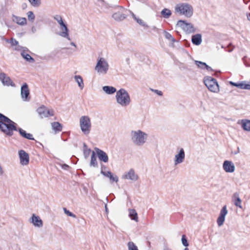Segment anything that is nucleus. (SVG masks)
<instances>
[{
	"label": "nucleus",
	"instance_id": "nucleus-1",
	"mask_svg": "<svg viewBox=\"0 0 250 250\" xmlns=\"http://www.w3.org/2000/svg\"><path fill=\"white\" fill-rule=\"evenodd\" d=\"M17 124L7 117L0 113V130L8 136L13 135L14 130H17Z\"/></svg>",
	"mask_w": 250,
	"mask_h": 250
},
{
	"label": "nucleus",
	"instance_id": "nucleus-2",
	"mask_svg": "<svg viewBox=\"0 0 250 250\" xmlns=\"http://www.w3.org/2000/svg\"><path fill=\"white\" fill-rule=\"evenodd\" d=\"M116 99L117 103L122 106H127L131 102L128 93L123 88H121L116 92Z\"/></svg>",
	"mask_w": 250,
	"mask_h": 250
},
{
	"label": "nucleus",
	"instance_id": "nucleus-3",
	"mask_svg": "<svg viewBox=\"0 0 250 250\" xmlns=\"http://www.w3.org/2000/svg\"><path fill=\"white\" fill-rule=\"evenodd\" d=\"M175 13L180 15H183L189 18L193 15V9L192 6L187 3H181L177 4L175 7Z\"/></svg>",
	"mask_w": 250,
	"mask_h": 250
},
{
	"label": "nucleus",
	"instance_id": "nucleus-4",
	"mask_svg": "<svg viewBox=\"0 0 250 250\" xmlns=\"http://www.w3.org/2000/svg\"><path fill=\"white\" fill-rule=\"evenodd\" d=\"M131 140L136 146H142L146 141L147 135L140 130L132 131L131 132Z\"/></svg>",
	"mask_w": 250,
	"mask_h": 250
},
{
	"label": "nucleus",
	"instance_id": "nucleus-5",
	"mask_svg": "<svg viewBox=\"0 0 250 250\" xmlns=\"http://www.w3.org/2000/svg\"><path fill=\"white\" fill-rule=\"evenodd\" d=\"M80 126L82 132L85 135H88L91 130V123L88 116H82L80 119Z\"/></svg>",
	"mask_w": 250,
	"mask_h": 250
},
{
	"label": "nucleus",
	"instance_id": "nucleus-6",
	"mask_svg": "<svg viewBox=\"0 0 250 250\" xmlns=\"http://www.w3.org/2000/svg\"><path fill=\"white\" fill-rule=\"evenodd\" d=\"M109 65L107 61L103 57L98 59L95 70L99 74H106L109 70Z\"/></svg>",
	"mask_w": 250,
	"mask_h": 250
},
{
	"label": "nucleus",
	"instance_id": "nucleus-7",
	"mask_svg": "<svg viewBox=\"0 0 250 250\" xmlns=\"http://www.w3.org/2000/svg\"><path fill=\"white\" fill-rule=\"evenodd\" d=\"M204 82L209 91L214 93H217L219 91V85L215 79L210 76H207L205 77Z\"/></svg>",
	"mask_w": 250,
	"mask_h": 250
},
{
	"label": "nucleus",
	"instance_id": "nucleus-8",
	"mask_svg": "<svg viewBox=\"0 0 250 250\" xmlns=\"http://www.w3.org/2000/svg\"><path fill=\"white\" fill-rule=\"evenodd\" d=\"M177 26L181 27L183 30L188 33L195 32V29L193 25L191 23L186 22L185 21H178L177 23Z\"/></svg>",
	"mask_w": 250,
	"mask_h": 250
},
{
	"label": "nucleus",
	"instance_id": "nucleus-9",
	"mask_svg": "<svg viewBox=\"0 0 250 250\" xmlns=\"http://www.w3.org/2000/svg\"><path fill=\"white\" fill-rule=\"evenodd\" d=\"M37 111L42 118L53 116L54 112L53 109L49 110L43 105L38 108Z\"/></svg>",
	"mask_w": 250,
	"mask_h": 250
},
{
	"label": "nucleus",
	"instance_id": "nucleus-10",
	"mask_svg": "<svg viewBox=\"0 0 250 250\" xmlns=\"http://www.w3.org/2000/svg\"><path fill=\"white\" fill-rule=\"evenodd\" d=\"M18 153L21 164L22 166L27 165L29 163L28 154L23 150H19Z\"/></svg>",
	"mask_w": 250,
	"mask_h": 250
},
{
	"label": "nucleus",
	"instance_id": "nucleus-11",
	"mask_svg": "<svg viewBox=\"0 0 250 250\" xmlns=\"http://www.w3.org/2000/svg\"><path fill=\"white\" fill-rule=\"evenodd\" d=\"M185 159V153L183 148H181L177 154L175 155L174 163L176 166L182 163Z\"/></svg>",
	"mask_w": 250,
	"mask_h": 250
},
{
	"label": "nucleus",
	"instance_id": "nucleus-12",
	"mask_svg": "<svg viewBox=\"0 0 250 250\" xmlns=\"http://www.w3.org/2000/svg\"><path fill=\"white\" fill-rule=\"evenodd\" d=\"M228 213L227 206H224L221 209L219 217L217 220V223L219 227H221L224 224L225 216Z\"/></svg>",
	"mask_w": 250,
	"mask_h": 250
},
{
	"label": "nucleus",
	"instance_id": "nucleus-13",
	"mask_svg": "<svg viewBox=\"0 0 250 250\" xmlns=\"http://www.w3.org/2000/svg\"><path fill=\"white\" fill-rule=\"evenodd\" d=\"M29 90L28 85L24 83L21 87V96L22 100L24 101H29L30 100Z\"/></svg>",
	"mask_w": 250,
	"mask_h": 250
},
{
	"label": "nucleus",
	"instance_id": "nucleus-14",
	"mask_svg": "<svg viewBox=\"0 0 250 250\" xmlns=\"http://www.w3.org/2000/svg\"><path fill=\"white\" fill-rule=\"evenodd\" d=\"M0 80L3 85L15 86V83L12 82L10 78L7 76L4 73H0Z\"/></svg>",
	"mask_w": 250,
	"mask_h": 250
},
{
	"label": "nucleus",
	"instance_id": "nucleus-15",
	"mask_svg": "<svg viewBox=\"0 0 250 250\" xmlns=\"http://www.w3.org/2000/svg\"><path fill=\"white\" fill-rule=\"evenodd\" d=\"M223 168L226 172L232 173L235 170L234 164L230 161L226 160L223 164Z\"/></svg>",
	"mask_w": 250,
	"mask_h": 250
},
{
	"label": "nucleus",
	"instance_id": "nucleus-16",
	"mask_svg": "<svg viewBox=\"0 0 250 250\" xmlns=\"http://www.w3.org/2000/svg\"><path fill=\"white\" fill-rule=\"evenodd\" d=\"M95 150L100 160L103 161L104 163H107L108 162V157L105 152L97 147H95Z\"/></svg>",
	"mask_w": 250,
	"mask_h": 250
},
{
	"label": "nucleus",
	"instance_id": "nucleus-17",
	"mask_svg": "<svg viewBox=\"0 0 250 250\" xmlns=\"http://www.w3.org/2000/svg\"><path fill=\"white\" fill-rule=\"evenodd\" d=\"M123 178L136 181L138 178V176L135 174L134 170L133 169H131L127 173L123 176Z\"/></svg>",
	"mask_w": 250,
	"mask_h": 250
},
{
	"label": "nucleus",
	"instance_id": "nucleus-18",
	"mask_svg": "<svg viewBox=\"0 0 250 250\" xmlns=\"http://www.w3.org/2000/svg\"><path fill=\"white\" fill-rule=\"evenodd\" d=\"M232 200L235 206L240 208H242V200L239 197V194L238 192L234 193L232 196Z\"/></svg>",
	"mask_w": 250,
	"mask_h": 250
},
{
	"label": "nucleus",
	"instance_id": "nucleus-19",
	"mask_svg": "<svg viewBox=\"0 0 250 250\" xmlns=\"http://www.w3.org/2000/svg\"><path fill=\"white\" fill-rule=\"evenodd\" d=\"M31 219V222L35 227H37L39 228L42 227V221L38 216H36L34 214H33L32 215Z\"/></svg>",
	"mask_w": 250,
	"mask_h": 250
},
{
	"label": "nucleus",
	"instance_id": "nucleus-20",
	"mask_svg": "<svg viewBox=\"0 0 250 250\" xmlns=\"http://www.w3.org/2000/svg\"><path fill=\"white\" fill-rule=\"evenodd\" d=\"M61 30L62 31L59 33V35L63 38H65L68 40H70V38L69 36L68 32L69 30L67 27V25L65 23L64 25L61 26Z\"/></svg>",
	"mask_w": 250,
	"mask_h": 250
},
{
	"label": "nucleus",
	"instance_id": "nucleus-21",
	"mask_svg": "<svg viewBox=\"0 0 250 250\" xmlns=\"http://www.w3.org/2000/svg\"><path fill=\"white\" fill-rule=\"evenodd\" d=\"M191 42L196 45H200L202 42V36L200 34H197L192 36Z\"/></svg>",
	"mask_w": 250,
	"mask_h": 250
},
{
	"label": "nucleus",
	"instance_id": "nucleus-22",
	"mask_svg": "<svg viewBox=\"0 0 250 250\" xmlns=\"http://www.w3.org/2000/svg\"><path fill=\"white\" fill-rule=\"evenodd\" d=\"M101 173L103 175L109 178L112 182H117L118 181V178L117 176H113L112 173L108 171L107 172L101 170Z\"/></svg>",
	"mask_w": 250,
	"mask_h": 250
},
{
	"label": "nucleus",
	"instance_id": "nucleus-23",
	"mask_svg": "<svg viewBox=\"0 0 250 250\" xmlns=\"http://www.w3.org/2000/svg\"><path fill=\"white\" fill-rule=\"evenodd\" d=\"M13 21L17 24L21 25H25L27 22L26 18L19 17L15 15L13 16Z\"/></svg>",
	"mask_w": 250,
	"mask_h": 250
},
{
	"label": "nucleus",
	"instance_id": "nucleus-24",
	"mask_svg": "<svg viewBox=\"0 0 250 250\" xmlns=\"http://www.w3.org/2000/svg\"><path fill=\"white\" fill-rule=\"evenodd\" d=\"M28 50H23L21 51V56L27 62H34L35 60L29 54L27 53V51Z\"/></svg>",
	"mask_w": 250,
	"mask_h": 250
},
{
	"label": "nucleus",
	"instance_id": "nucleus-25",
	"mask_svg": "<svg viewBox=\"0 0 250 250\" xmlns=\"http://www.w3.org/2000/svg\"><path fill=\"white\" fill-rule=\"evenodd\" d=\"M103 90L107 94H112L116 92V89L111 86H104Z\"/></svg>",
	"mask_w": 250,
	"mask_h": 250
},
{
	"label": "nucleus",
	"instance_id": "nucleus-26",
	"mask_svg": "<svg viewBox=\"0 0 250 250\" xmlns=\"http://www.w3.org/2000/svg\"><path fill=\"white\" fill-rule=\"evenodd\" d=\"M74 79L77 83L79 87L81 89H83L84 87V83L82 77L80 75H76L74 76Z\"/></svg>",
	"mask_w": 250,
	"mask_h": 250
},
{
	"label": "nucleus",
	"instance_id": "nucleus-27",
	"mask_svg": "<svg viewBox=\"0 0 250 250\" xmlns=\"http://www.w3.org/2000/svg\"><path fill=\"white\" fill-rule=\"evenodd\" d=\"M242 127L244 130L250 131V120H242Z\"/></svg>",
	"mask_w": 250,
	"mask_h": 250
},
{
	"label": "nucleus",
	"instance_id": "nucleus-28",
	"mask_svg": "<svg viewBox=\"0 0 250 250\" xmlns=\"http://www.w3.org/2000/svg\"><path fill=\"white\" fill-rule=\"evenodd\" d=\"M112 17L116 21H122L125 19L126 17L125 14L119 12L114 13Z\"/></svg>",
	"mask_w": 250,
	"mask_h": 250
},
{
	"label": "nucleus",
	"instance_id": "nucleus-29",
	"mask_svg": "<svg viewBox=\"0 0 250 250\" xmlns=\"http://www.w3.org/2000/svg\"><path fill=\"white\" fill-rule=\"evenodd\" d=\"M129 216L132 220L138 222L137 213L134 209H129Z\"/></svg>",
	"mask_w": 250,
	"mask_h": 250
},
{
	"label": "nucleus",
	"instance_id": "nucleus-30",
	"mask_svg": "<svg viewBox=\"0 0 250 250\" xmlns=\"http://www.w3.org/2000/svg\"><path fill=\"white\" fill-rule=\"evenodd\" d=\"M161 14L163 18L168 19L170 17L172 13L169 9L164 8L161 11Z\"/></svg>",
	"mask_w": 250,
	"mask_h": 250
},
{
	"label": "nucleus",
	"instance_id": "nucleus-31",
	"mask_svg": "<svg viewBox=\"0 0 250 250\" xmlns=\"http://www.w3.org/2000/svg\"><path fill=\"white\" fill-rule=\"evenodd\" d=\"M132 16L133 18L140 25L146 28H147L148 27V26L142 19L137 18L134 14L132 13Z\"/></svg>",
	"mask_w": 250,
	"mask_h": 250
},
{
	"label": "nucleus",
	"instance_id": "nucleus-32",
	"mask_svg": "<svg viewBox=\"0 0 250 250\" xmlns=\"http://www.w3.org/2000/svg\"><path fill=\"white\" fill-rule=\"evenodd\" d=\"M52 127L55 131L60 132L62 130V125L59 122H53L51 124Z\"/></svg>",
	"mask_w": 250,
	"mask_h": 250
},
{
	"label": "nucleus",
	"instance_id": "nucleus-33",
	"mask_svg": "<svg viewBox=\"0 0 250 250\" xmlns=\"http://www.w3.org/2000/svg\"><path fill=\"white\" fill-rule=\"evenodd\" d=\"M90 166L94 167H98V163L97 162L96 157L95 156V153L94 151L92 152Z\"/></svg>",
	"mask_w": 250,
	"mask_h": 250
},
{
	"label": "nucleus",
	"instance_id": "nucleus-34",
	"mask_svg": "<svg viewBox=\"0 0 250 250\" xmlns=\"http://www.w3.org/2000/svg\"><path fill=\"white\" fill-rule=\"evenodd\" d=\"M91 152V150L90 149L87 148L86 145L84 143L83 144V155L85 159H87L90 154Z\"/></svg>",
	"mask_w": 250,
	"mask_h": 250
},
{
	"label": "nucleus",
	"instance_id": "nucleus-35",
	"mask_svg": "<svg viewBox=\"0 0 250 250\" xmlns=\"http://www.w3.org/2000/svg\"><path fill=\"white\" fill-rule=\"evenodd\" d=\"M31 5L34 7H39L41 4V0H28Z\"/></svg>",
	"mask_w": 250,
	"mask_h": 250
},
{
	"label": "nucleus",
	"instance_id": "nucleus-36",
	"mask_svg": "<svg viewBox=\"0 0 250 250\" xmlns=\"http://www.w3.org/2000/svg\"><path fill=\"white\" fill-rule=\"evenodd\" d=\"M128 250H139L135 244L131 241L127 243Z\"/></svg>",
	"mask_w": 250,
	"mask_h": 250
},
{
	"label": "nucleus",
	"instance_id": "nucleus-37",
	"mask_svg": "<svg viewBox=\"0 0 250 250\" xmlns=\"http://www.w3.org/2000/svg\"><path fill=\"white\" fill-rule=\"evenodd\" d=\"M54 19L57 21V22L61 25V26H62V25H64V24H65L62 21V17L60 15H55L54 17Z\"/></svg>",
	"mask_w": 250,
	"mask_h": 250
},
{
	"label": "nucleus",
	"instance_id": "nucleus-38",
	"mask_svg": "<svg viewBox=\"0 0 250 250\" xmlns=\"http://www.w3.org/2000/svg\"><path fill=\"white\" fill-rule=\"evenodd\" d=\"M195 63L198 66L199 68H200L202 69H205V66H206V63L205 62L201 61H195Z\"/></svg>",
	"mask_w": 250,
	"mask_h": 250
},
{
	"label": "nucleus",
	"instance_id": "nucleus-39",
	"mask_svg": "<svg viewBox=\"0 0 250 250\" xmlns=\"http://www.w3.org/2000/svg\"><path fill=\"white\" fill-rule=\"evenodd\" d=\"M165 36L166 38L171 41L172 42H176V40L169 33L165 32Z\"/></svg>",
	"mask_w": 250,
	"mask_h": 250
},
{
	"label": "nucleus",
	"instance_id": "nucleus-40",
	"mask_svg": "<svg viewBox=\"0 0 250 250\" xmlns=\"http://www.w3.org/2000/svg\"><path fill=\"white\" fill-rule=\"evenodd\" d=\"M28 19L29 21H33L35 20V15L32 11H29L27 13Z\"/></svg>",
	"mask_w": 250,
	"mask_h": 250
},
{
	"label": "nucleus",
	"instance_id": "nucleus-41",
	"mask_svg": "<svg viewBox=\"0 0 250 250\" xmlns=\"http://www.w3.org/2000/svg\"><path fill=\"white\" fill-rule=\"evenodd\" d=\"M229 83L233 86H235L236 87H237L240 89H242V86H243V82H240V83H234L233 82H230Z\"/></svg>",
	"mask_w": 250,
	"mask_h": 250
},
{
	"label": "nucleus",
	"instance_id": "nucleus-42",
	"mask_svg": "<svg viewBox=\"0 0 250 250\" xmlns=\"http://www.w3.org/2000/svg\"><path fill=\"white\" fill-rule=\"evenodd\" d=\"M182 243L183 245L185 247H188V242L186 236L185 235H183L182 236Z\"/></svg>",
	"mask_w": 250,
	"mask_h": 250
},
{
	"label": "nucleus",
	"instance_id": "nucleus-43",
	"mask_svg": "<svg viewBox=\"0 0 250 250\" xmlns=\"http://www.w3.org/2000/svg\"><path fill=\"white\" fill-rule=\"evenodd\" d=\"M63 210L64 213L68 216L72 217L73 218H76V216L69 210H67L66 208H63Z\"/></svg>",
	"mask_w": 250,
	"mask_h": 250
},
{
	"label": "nucleus",
	"instance_id": "nucleus-44",
	"mask_svg": "<svg viewBox=\"0 0 250 250\" xmlns=\"http://www.w3.org/2000/svg\"><path fill=\"white\" fill-rule=\"evenodd\" d=\"M7 42H10L12 46H16L18 44V42L15 39L11 38L10 41L8 40H6Z\"/></svg>",
	"mask_w": 250,
	"mask_h": 250
},
{
	"label": "nucleus",
	"instance_id": "nucleus-45",
	"mask_svg": "<svg viewBox=\"0 0 250 250\" xmlns=\"http://www.w3.org/2000/svg\"><path fill=\"white\" fill-rule=\"evenodd\" d=\"M17 131H18L19 132V133L20 134V135L23 138L25 137V136L26 134V131L21 128H17Z\"/></svg>",
	"mask_w": 250,
	"mask_h": 250
},
{
	"label": "nucleus",
	"instance_id": "nucleus-46",
	"mask_svg": "<svg viewBox=\"0 0 250 250\" xmlns=\"http://www.w3.org/2000/svg\"><path fill=\"white\" fill-rule=\"evenodd\" d=\"M242 89L250 90V83H245L244 82H243Z\"/></svg>",
	"mask_w": 250,
	"mask_h": 250
},
{
	"label": "nucleus",
	"instance_id": "nucleus-47",
	"mask_svg": "<svg viewBox=\"0 0 250 250\" xmlns=\"http://www.w3.org/2000/svg\"><path fill=\"white\" fill-rule=\"evenodd\" d=\"M24 138H26V139H27L28 140H34V138L33 137V135L32 134H30V133H26L25 137H24Z\"/></svg>",
	"mask_w": 250,
	"mask_h": 250
},
{
	"label": "nucleus",
	"instance_id": "nucleus-48",
	"mask_svg": "<svg viewBox=\"0 0 250 250\" xmlns=\"http://www.w3.org/2000/svg\"><path fill=\"white\" fill-rule=\"evenodd\" d=\"M24 138H26V139H27L28 140H34V138L33 137V135L32 134H30V133H26L25 137H24Z\"/></svg>",
	"mask_w": 250,
	"mask_h": 250
},
{
	"label": "nucleus",
	"instance_id": "nucleus-49",
	"mask_svg": "<svg viewBox=\"0 0 250 250\" xmlns=\"http://www.w3.org/2000/svg\"><path fill=\"white\" fill-rule=\"evenodd\" d=\"M61 167L62 169L64 170H68L69 168V166L66 164H62L61 165Z\"/></svg>",
	"mask_w": 250,
	"mask_h": 250
},
{
	"label": "nucleus",
	"instance_id": "nucleus-50",
	"mask_svg": "<svg viewBox=\"0 0 250 250\" xmlns=\"http://www.w3.org/2000/svg\"><path fill=\"white\" fill-rule=\"evenodd\" d=\"M152 91H154L155 93L157 94L159 96H162L163 93L161 91L158 90H153L151 89Z\"/></svg>",
	"mask_w": 250,
	"mask_h": 250
},
{
	"label": "nucleus",
	"instance_id": "nucleus-51",
	"mask_svg": "<svg viewBox=\"0 0 250 250\" xmlns=\"http://www.w3.org/2000/svg\"><path fill=\"white\" fill-rule=\"evenodd\" d=\"M205 68L208 71H213V69L211 68V67L208 66L206 64V66H205Z\"/></svg>",
	"mask_w": 250,
	"mask_h": 250
},
{
	"label": "nucleus",
	"instance_id": "nucleus-52",
	"mask_svg": "<svg viewBox=\"0 0 250 250\" xmlns=\"http://www.w3.org/2000/svg\"><path fill=\"white\" fill-rule=\"evenodd\" d=\"M22 48V47L21 46L19 45L18 44L17 45H16V47L15 48L16 50H21Z\"/></svg>",
	"mask_w": 250,
	"mask_h": 250
},
{
	"label": "nucleus",
	"instance_id": "nucleus-53",
	"mask_svg": "<svg viewBox=\"0 0 250 250\" xmlns=\"http://www.w3.org/2000/svg\"><path fill=\"white\" fill-rule=\"evenodd\" d=\"M3 171L2 168L1 167V166L0 165V175H2L3 174Z\"/></svg>",
	"mask_w": 250,
	"mask_h": 250
},
{
	"label": "nucleus",
	"instance_id": "nucleus-54",
	"mask_svg": "<svg viewBox=\"0 0 250 250\" xmlns=\"http://www.w3.org/2000/svg\"><path fill=\"white\" fill-rule=\"evenodd\" d=\"M239 152H240L239 147H237V150H236V151H234V154H238V153H239Z\"/></svg>",
	"mask_w": 250,
	"mask_h": 250
},
{
	"label": "nucleus",
	"instance_id": "nucleus-55",
	"mask_svg": "<svg viewBox=\"0 0 250 250\" xmlns=\"http://www.w3.org/2000/svg\"><path fill=\"white\" fill-rule=\"evenodd\" d=\"M70 44H71V45H72V46H75V47H76V45L75 43L74 42H71L70 43Z\"/></svg>",
	"mask_w": 250,
	"mask_h": 250
},
{
	"label": "nucleus",
	"instance_id": "nucleus-56",
	"mask_svg": "<svg viewBox=\"0 0 250 250\" xmlns=\"http://www.w3.org/2000/svg\"><path fill=\"white\" fill-rule=\"evenodd\" d=\"M105 210L106 212L108 211V209H107V205L106 204L105 205Z\"/></svg>",
	"mask_w": 250,
	"mask_h": 250
},
{
	"label": "nucleus",
	"instance_id": "nucleus-57",
	"mask_svg": "<svg viewBox=\"0 0 250 250\" xmlns=\"http://www.w3.org/2000/svg\"><path fill=\"white\" fill-rule=\"evenodd\" d=\"M26 7V4H23L22 5V8L23 9L25 8V7Z\"/></svg>",
	"mask_w": 250,
	"mask_h": 250
},
{
	"label": "nucleus",
	"instance_id": "nucleus-58",
	"mask_svg": "<svg viewBox=\"0 0 250 250\" xmlns=\"http://www.w3.org/2000/svg\"><path fill=\"white\" fill-rule=\"evenodd\" d=\"M164 250H172L169 249L168 248H166L164 249Z\"/></svg>",
	"mask_w": 250,
	"mask_h": 250
},
{
	"label": "nucleus",
	"instance_id": "nucleus-59",
	"mask_svg": "<svg viewBox=\"0 0 250 250\" xmlns=\"http://www.w3.org/2000/svg\"><path fill=\"white\" fill-rule=\"evenodd\" d=\"M247 18L250 21V14L248 15Z\"/></svg>",
	"mask_w": 250,
	"mask_h": 250
},
{
	"label": "nucleus",
	"instance_id": "nucleus-60",
	"mask_svg": "<svg viewBox=\"0 0 250 250\" xmlns=\"http://www.w3.org/2000/svg\"><path fill=\"white\" fill-rule=\"evenodd\" d=\"M232 50H233V48H231V49H229V50H228V51H229V52H231Z\"/></svg>",
	"mask_w": 250,
	"mask_h": 250
},
{
	"label": "nucleus",
	"instance_id": "nucleus-61",
	"mask_svg": "<svg viewBox=\"0 0 250 250\" xmlns=\"http://www.w3.org/2000/svg\"><path fill=\"white\" fill-rule=\"evenodd\" d=\"M184 250H189V249L188 248H186Z\"/></svg>",
	"mask_w": 250,
	"mask_h": 250
},
{
	"label": "nucleus",
	"instance_id": "nucleus-62",
	"mask_svg": "<svg viewBox=\"0 0 250 250\" xmlns=\"http://www.w3.org/2000/svg\"><path fill=\"white\" fill-rule=\"evenodd\" d=\"M156 28V27H153V29H155Z\"/></svg>",
	"mask_w": 250,
	"mask_h": 250
},
{
	"label": "nucleus",
	"instance_id": "nucleus-63",
	"mask_svg": "<svg viewBox=\"0 0 250 250\" xmlns=\"http://www.w3.org/2000/svg\"><path fill=\"white\" fill-rule=\"evenodd\" d=\"M32 30L35 31V29H33V28H32Z\"/></svg>",
	"mask_w": 250,
	"mask_h": 250
},
{
	"label": "nucleus",
	"instance_id": "nucleus-64",
	"mask_svg": "<svg viewBox=\"0 0 250 250\" xmlns=\"http://www.w3.org/2000/svg\"><path fill=\"white\" fill-rule=\"evenodd\" d=\"M32 30L35 31V29H33V28H32Z\"/></svg>",
	"mask_w": 250,
	"mask_h": 250
}]
</instances>
